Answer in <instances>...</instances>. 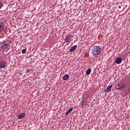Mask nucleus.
<instances>
[{"mask_svg":"<svg viewBox=\"0 0 130 130\" xmlns=\"http://www.w3.org/2000/svg\"><path fill=\"white\" fill-rule=\"evenodd\" d=\"M126 88V83L124 81H120L115 86L116 90H123Z\"/></svg>","mask_w":130,"mask_h":130,"instance_id":"1","label":"nucleus"},{"mask_svg":"<svg viewBox=\"0 0 130 130\" xmlns=\"http://www.w3.org/2000/svg\"><path fill=\"white\" fill-rule=\"evenodd\" d=\"M101 52V48L99 46H95L92 50V54L93 55H98Z\"/></svg>","mask_w":130,"mask_h":130,"instance_id":"2","label":"nucleus"},{"mask_svg":"<svg viewBox=\"0 0 130 130\" xmlns=\"http://www.w3.org/2000/svg\"><path fill=\"white\" fill-rule=\"evenodd\" d=\"M2 49H7L9 47V43L7 42H3L2 45H0Z\"/></svg>","mask_w":130,"mask_h":130,"instance_id":"3","label":"nucleus"},{"mask_svg":"<svg viewBox=\"0 0 130 130\" xmlns=\"http://www.w3.org/2000/svg\"><path fill=\"white\" fill-rule=\"evenodd\" d=\"M72 38H73L72 35L71 34L67 35L64 39L65 42H69V41H71V39H72Z\"/></svg>","mask_w":130,"mask_h":130,"instance_id":"4","label":"nucleus"},{"mask_svg":"<svg viewBox=\"0 0 130 130\" xmlns=\"http://www.w3.org/2000/svg\"><path fill=\"white\" fill-rule=\"evenodd\" d=\"M122 62V58H121V57H117L115 60V62H116V63H117V64L121 63Z\"/></svg>","mask_w":130,"mask_h":130,"instance_id":"5","label":"nucleus"},{"mask_svg":"<svg viewBox=\"0 0 130 130\" xmlns=\"http://www.w3.org/2000/svg\"><path fill=\"white\" fill-rule=\"evenodd\" d=\"M6 67V62L2 61L0 62V68L1 69H4Z\"/></svg>","mask_w":130,"mask_h":130,"instance_id":"6","label":"nucleus"},{"mask_svg":"<svg viewBox=\"0 0 130 130\" xmlns=\"http://www.w3.org/2000/svg\"><path fill=\"white\" fill-rule=\"evenodd\" d=\"M111 89H112V85L109 86L105 90L106 93H109L111 91Z\"/></svg>","mask_w":130,"mask_h":130,"instance_id":"7","label":"nucleus"},{"mask_svg":"<svg viewBox=\"0 0 130 130\" xmlns=\"http://www.w3.org/2000/svg\"><path fill=\"white\" fill-rule=\"evenodd\" d=\"M5 24L3 22H0V31H4Z\"/></svg>","mask_w":130,"mask_h":130,"instance_id":"8","label":"nucleus"},{"mask_svg":"<svg viewBox=\"0 0 130 130\" xmlns=\"http://www.w3.org/2000/svg\"><path fill=\"white\" fill-rule=\"evenodd\" d=\"M24 117H25V113H20L18 116V118L19 119H22V118H24Z\"/></svg>","mask_w":130,"mask_h":130,"instance_id":"9","label":"nucleus"},{"mask_svg":"<svg viewBox=\"0 0 130 130\" xmlns=\"http://www.w3.org/2000/svg\"><path fill=\"white\" fill-rule=\"evenodd\" d=\"M76 49H77V45L73 46L70 49V52H73V51H75V50H76Z\"/></svg>","mask_w":130,"mask_h":130,"instance_id":"10","label":"nucleus"},{"mask_svg":"<svg viewBox=\"0 0 130 130\" xmlns=\"http://www.w3.org/2000/svg\"><path fill=\"white\" fill-rule=\"evenodd\" d=\"M69 78H70V76L68 74H66L63 77V79L64 81H67V80H69Z\"/></svg>","mask_w":130,"mask_h":130,"instance_id":"11","label":"nucleus"},{"mask_svg":"<svg viewBox=\"0 0 130 130\" xmlns=\"http://www.w3.org/2000/svg\"><path fill=\"white\" fill-rule=\"evenodd\" d=\"M91 74V69H88L86 71V75H90Z\"/></svg>","mask_w":130,"mask_h":130,"instance_id":"12","label":"nucleus"},{"mask_svg":"<svg viewBox=\"0 0 130 130\" xmlns=\"http://www.w3.org/2000/svg\"><path fill=\"white\" fill-rule=\"evenodd\" d=\"M73 109H74V108H70V109L68 110V112L70 113L72 112V111H73Z\"/></svg>","mask_w":130,"mask_h":130,"instance_id":"13","label":"nucleus"},{"mask_svg":"<svg viewBox=\"0 0 130 130\" xmlns=\"http://www.w3.org/2000/svg\"><path fill=\"white\" fill-rule=\"evenodd\" d=\"M26 49H23L22 50V53H26Z\"/></svg>","mask_w":130,"mask_h":130,"instance_id":"14","label":"nucleus"},{"mask_svg":"<svg viewBox=\"0 0 130 130\" xmlns=\"http://www.w3.org/2000/svg\"><path fill=\"white\" fill-rule=\"evenodd\" d=\"M2 7H4V5H3V3L0 1V9H2Z\"/></svg>","mask_w":130,"mask_h":130,"instance_id":"15","label":"nucleus"},{"mask_svg":"<svg viewBox=\"0 0 130 130\" xmlns=\"http://www.w3.org/2000/svg\"><path fill=\"white\" fill-rule=\"evenodd\" d=\"M82 106H85V102H83L81 103Z\"/></svg>","mask_w":130,"mask_h":130,"instance_id":"16","label":"nucleus"},{"mask_svg":"<svg viewBox=\"0 0 130 130\" xmlns=\"http://www.w3.org/2000/svg\"><path fill=\"white\" fill-rule=\"evenodd\" d=\"M69 113H70L68 111H67L65 114L66 116H68V115H69Z\"/></svg>","mask_w":130,"mask_h":130,"instance_id":"17","label":"nucleus"},{"mask_svg":"<svg viewBox=\"0 0 130 130\" xmlns=\"http://www.w3.org/2000/svg\"><path fill=\"white\" fill-rule=\"evenodd\" d=\"M127 91H128V92H129V93H130V86H129V87L128 88Z\"/></svg>","mask_w":130,"mask_h":130,"instance_id":"18","label":"nucleus"}]
</instances>
